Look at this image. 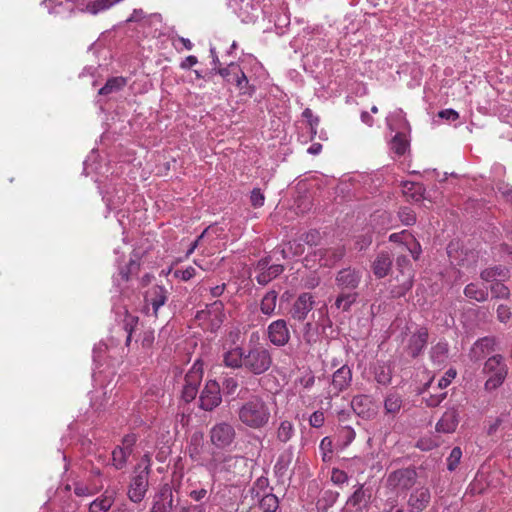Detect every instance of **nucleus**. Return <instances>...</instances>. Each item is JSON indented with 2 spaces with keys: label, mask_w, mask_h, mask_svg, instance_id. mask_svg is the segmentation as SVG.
I'll list each match as a JSON object with an SVG mask.
<instances>
[{
  "label": "nucleus",
  "mask_w": 512,
  "mask_h": 512,
  "mask_svg": "<svg viewBox=\"0 0 512 512\" xmlns=\"http://www.w3.org/2000/svg\"><path fill=\"white\" fill-rule=\"evenodd\" d=\"M235 427L229 422H219L213 425L209 431V438L212 445L221 450L228 449L236 439Z\"/></svg>",
  "instance_id": "nucleus-5"
},
{
  "label": "nucleus",
  "mask_w": 512,
  "mask_h": 512,
  "mask_svg": "<svg viewBox=\"0 0 512 512\" xmlns=\"http://www.w3.org/2000/svg\"><path fill=\"white\" fill-rule=\"evenodd\" d=\"M351 408L359 417L365 420L373 419L377 415V406L369 395H356L351 400Z\"/></svg>",
  "instance_id": "nucleus-13"
},
{
  "label": "nucleus",
  "mask_w": 512,
  "mask_h": 512,
  "mask_svg": "<svg viewBox=\"0 0 512 512\" xmlns=\"http://www.w3.org/2000/svg\"><path fill=\"white\" fill-rule=\"evenodd\" d=\"M507 373V368H501L500 372L489 374L490 376L485 382V389L487 391H492L500 387L503 384Z\"/></svg>",
  "instance_id": "nucleus-37"
},
{
  "label": "nucleus",
  "mask_w": 512,
  "mask_h": 512,
  "mask_svg": "<svg viewBox=\"0 0 512 512\" xmlns=\"http://www.w3.org/2000/svg\"><path fill=\"white\" fill-rule=\"evenodd\" d=\"M409 146L406 136L402 133H397L390 143L391 150L397 155H404Z\"/></svg>",
  "instance_id": "nucleus-38"
},
{
  "label": "nucleus",
  "mask_w": 512,
  "mask_h": 512,
  "mask_svg": "<svg viewBox=\"0 0 512 512\" xmlns=\"http://www.w3.org/2000/svg\"><path fill=\"white\" fill-rule=\"evenodd\" d=\"M431 359L437 363H443L447 358L448 344L439 342L431 348Z\"/></svg>",
  "instance_id": "nucleus-41"
},
{
  "label": "nucleus",
  "mask_w": 512,
  "mask_h": 512,
  "mask_svg": "<svg viewBox=\"0 0 512 512\" xmlns=\"http://www.w3.org/2000/svg\"><path fill=\"white\" fill-rule=\"evenodd\" d=\"M293 460V451L291 448L285 449L278 457L275 465L274 472L278 477L287 475L289 467Z\"/></svg>",
  "instance_id": "nucleus-22"
},
{
  "label": "nucleus",
  "mask_w": 512,
  "mask_h": 512,
  "mask_svg": "<svg viewBox=\"0 0 512 512\" xmlns=\"http://www.w3.org/2000/svg\"><path fill=\"white\" fill-rule=\"evenodd\" d=\"M391 371L384 365H379L375 368V380L382 385H387L391 381Z\"/></svg>",
  "instance_id": "nucleus-43"
},
{
  "label": "nucleus",
  "mask_w": 512,
  "mask_h": 512,
  "mask_svg": "<svg viewBox=\"0 0 512 512\" xmlns=\"http://www.w3.org/2000/svg\"><path fill=\"white\" fill-rule=\"evenodd\" d=\"M393 257L388 251H380L371 263V269L376 278L386 277L392 269Z\"/></svg>",
  "instance_id": "nucleus-19"
},
{
  "label": "nucleus",
  "mask_w": 512,
  "mask_h": 512,
  "mask_svg": "<svg viewBox=\"0 0 512 512\" xmlns=\"http://www.w3.org/2000/svg\"><path fill=\"white\" fill-rule=\"evenodd\" d=\"M138 321L139 318L137 316L131 315L129 313L125 314V317L123 319V329L127 332V337L125 341L126 346H129L131 343L132 333L137 327Z\"/></svg>",
  "instance_id": "nucleus-40"
},
{
  "label": "nucleus",
  "mask_w": 512,
  "mask_h": 512,
  "mask_svg": "<svg viewBox=\"0 0 512 512\" xmlns=\"http://www.w3.org/2000/svg\"><path fill=\"white\" fill-rule=\"evenodd\" d=\"M169 292L161 285H154L146 291L144 297V311L146 315L158 317L160 307L165 305L168 300Z\"/></svg>",
  "instance_id": "nucleus-6"
},
{
  "label": "nucleus",
  "mask_w": 512,
  "mask_h": 512,
  "mask_svg": "<svg viewBox=\"0 0 512 512\" xmlns=\"http://www.w3.org/2000/svg\"><path fill=\"white\" fill-rule=\"evenodd\" d=\"M136 441L137 438L134 434L125 435L122 439V445L115 447L113 450L112 464L117 470H121L126 466Z\"/></svg>",
  "instance_id": "nucleus-11"
},
{
  "label": "nucleus",
  "mask_w": 512,
  "mask_h": 512,
  "mask_svg": "<svg viewBox=\"0 0 512 512\" xmlns=\"http://www.w3.org/2000/svg\"><path fill=\"white\" fill-rule=\"evenodd\" d=\"M113 503V495H108L107 492H105L90 503L89 512H108Z\"/></svg>",
  "instance_id": "nucleus-24"
},
{
  "label": "nucleus",
  "mask_w": 512,
  "mask_h": 512,
  "mask_svg": "<svg viewBox=\"0 0 512 512\" xmlns=\"http://www.w3.org/2000/svg\"><path fill=\"white\" fill-rule=\"evenodd\" d=\"M178 512H207L203 504H187L179 508Z\"/></svg>",
  "instance_id": "nucleus-60"
},
{
  "label": "nucleus",
  "mask_w": 512,
  "mask_h": 512,
  "mask_svg": "<svg viewBox=\"0 0 512 512\" xmlns=\"http://www.w3.org/2000/svg\"><path fill=\"white\" fill-rule=\"evenodd\" d=\"M315 304L314 297L310 293H302L295 300L292 309L291 316L294 320L304 321L307 318L308 313L313 309Z\"/></svg>",
  "instance_id": "nucleus-17"
},
{
  "label": "nucleus",
  "mask_w": 512,
  "mask_h": 512,
  "mask_svg": "<svg viewBox=\"0 0 512 512\" xmlns=\"http://www.w3.org/2000/svg\"><path fill=\"white\" fill-rule=\"evenodd\" d=\"M148 489L147 471L134 473L128 489V497L134 503H139L145 497Z\"/></svg>",
  "instance_id": "nucleus-15"
},
{
  "label": "nucleus",
  "mask_w": 512,
  "mask_h": 512,
  "mask_svg": "<svg viewBox=\"0 0 512 512\" xmlns=\"http://www.w3.org/2000/svg\"><path fill=\"white\" fill-rule=\"evenodd\" d=\"M233 83L236 85L241 95L252 97L255 93V87L249 83V80L243 70L240 71L239 76L235 78Z\"/></svg>",
  "instance_id": "nucleus-32"
},
{
  "label": "nucleus",
  "mask_w": 512,
  "mask_h": 512,
  "mask_svg": "<svg viewBox=\"0 0 512 512\" xmlns=\"http://www.w3.org/2000/svg\"><path fill=\"white\" fill-rule=\"evenodd\" d=\"M364 502H366V493L363 485H359L354 493L349 497L347 504L356 507Z\"/></svg>",
  "instance_id": "nucleus-45"
},
{
  "label": "nucleus",
  "mask_w": 512,
  "mask_h": 512,
  "mask_svg": "<svg viewBox=\"0 0 512 512\" xmlns=\"http://www.w3.org/2000/svg\"><path fill=\"white\" fill-rule=\"evenodd\" d=\"M418 474L414 468L397 469L387 476L386 486L397 493L411 491L417 484Z\"/></svg>",
  "instance_id": "nucleus-4"
},
{
  "label": "nucleus",
  "mask_w": 512,
  "mask_h": 512,
  "mask_svg": "<svg viewBox=\"0 0 512 512\" xmlns=\"http://www.w3.org/2000/svg\"><path fill=\"white\" fill-rule=\"evenodd\" d=\"M208 491L205 488H201L198 490H191L188 495L195 502H200L207 496Z\"/></svg>",
  "instance_id": "nucleus-63"
},
{
  "label": "nucleus",
  "mask_w": 512,
  "mask_h": 512,
  "mask_svg": "<svg viewBox=\"0 0 512 512\" xmlns=\"http://www.w3.org/2000/svg\"><path fill=\"white\" fill-rule=\"evenodd\" d=\"M352 383V370L348 365H341L332 374L330 391L333 396H338L341 392L347 390Z\"/></svg>",
  "instance_id": "nucleus-14"
},
{
  "label": "nucleus",
  "mask_w": 512,
  "mask_h": 512,
  "mask_svg": "<svg viewBox=\"0 0 512 512\" xmlns=\"http://www.w3.org/2000/svg\"><path fill=\"white\" fill-rule=\"evenodd\" d=\"M259 506L263 512H276L279 507V500L276 495L269 493L261 497Z\"/></svg>",
  "instance_id": "nucleus-39"
},
{
  "label": "nucleus",
  "mask_w": 512,
  "mask_h": 512,
  "mask_svg": "<svg viewBox=\"0 0 512 512\" xmlns=\"http://www.w3.org/2000/svg\"><path fill=\"white\" fill-rule=\"evenodd\" d=\"M398 216L400 221L406 226L413 225L416 222V214L409 207L400 208Z\"/></svg>",
  "instance_id": "nucleus-44"
},
{
  "label": "nucleus",
  "mask_w": 512,
  "mask_h": 512,
  "mask_svg": "<svg viewBox=\"0 0 512 512\" xmlns=\"http://www.w3.org/2000/svg\"><path fill=\"white\" fill-rule=\"evenodd\" d=\"M319 449L322 453V460L324 462H327L332 458V440L329 437H324L321 440Z\"/></svg>",
  "instance_id": "nucleus-47"
},
{
  "label": "nucleus",
  "mask_w": 512,
  "mask_h": 512,
  "mask_svg": "<svg viewBox=\"0 0 512 512\" xmlns=\"http://www.w3.org/2000/svg\"><path fill=\"white\" fill-rule=\"evenodd\" d=\"M238 380L235 377H227L222 382V388L225 394L233 395L238 389Z\"/></svg>",
  "instance_id": "nucleus-48"
},
{
  "label": "nucleus",
  "mask_w": 512,
  "mask_h": 512,
  "mask_svg": "<svg viewBox=\"0 0 512 512\" xmlns=\"http://www.w3.org/2000/svg\"><path fill=\"white\" fill-rule=\"evenodd\" d=\"M241 424L253 430L265 428L271 419L270 404L261 396L253 395L242 402L237 410Z\"/></svg>",
  "instance_id": "nucleus-2"
},
{
  "label": "nucleus",
  "mask_w": 512,
  "mask_h": 512,
  "mask_svg": "<svg viewBox=\"0 0 512 512\" xmlns=\"http://www.w3.org/2000/svg\"><path fill=\"white\" fill-rule=\"evenodd\" d=\"M140 262L138 259L131 258L125 268L121 269L120 275L124 281H129L131 276L138 274Z\"/></svg>",
  "instance_id": "nucleus-42"
},
{
  "label": "nucleus",
  "mask_w": 512,
  "mask_h": 512,
  "mask_svg": "<svg viewBox=\"0 0 512 512\" xmlns=\"http://www.w3.org/2000/svg\"><path fill=\"white\" fill-rule=\"evenodd\" d=\"M402 403V397L398 393H389L384 400V409L386 414H391L393 416L398 414L402 407Z\"/></svg>",
  "instance_id": "nucleus-28"
},
{
  "label": "nucleus",
  "mask_w": 512,
  "mask_h": 512,
  "mask_svg": "<svg viewBox=\"0 0 512 512\" xmlns=\"http://www.w3.org/2000/svg\"><path fill=\"white\" fill-rule=\"evenodd\" d=\"M277 297V292L274 290H270L264 295L260 303V310L264 315L270 317L275 313Z\"/></svg>",
  "instance_id": "nucleus-27"
},
{
  "label": "nucleus",
  "mask_w": 512,
  "mask_h": 512,
  "mask_svg": "<svg viewBox=\"0 0 512 512\" xmlns=\"http://www.w3.org/2000/svg\"><path fill=\"white\" fill-rule=\"evenodd\" d=\"M202 377V363L200 361H196L185 375V383L182 390V398L185 402L188 403L196 397Z\"/></svg>",
  "instance_id": "nucleus-7"
},
{
  "label": "nucleus",
  "mask_w": 512,
  "mask_h": 512,
  "mask_svg": "<svg viewBox=\"0 0 512 512\" xmlns=\"http://www.w3.org/2000/svg\"><path fill=\"white\" fill-rule=\"evenodd\" d=\"M348 480V475L345 471L338 468H333L331 472V481L336 485H342Z\"/></svg>",
  "instance_id": "nucleus-52"
},
{
  "label": "nucleus",
  "mask_w": 512,
  "mask_h": 512,
  "mask_svg": "<svg viewBox=\"0 0 512 512\" xmlns=\"http://www.w3.org/2000/svg\"><path fill=\"white\" fill-rule=\"evenodd\" d=\"M172 505H173V497H172V494L170 493L169 502L167 504L164 502H156L153 505L151 512H171Z\"/></svg>",
  "instance_id": "nucleus-57"
},
{
  "label": "nucleus",
  "mask_w": 512,
  "mask_h": 512,
  "mask_svg": "<svg viewBox=\"0 0 512 512\" xmlns=\"http://www.w3.org/2000/svg\"><path fill=\"white\" fill-rule=\"evenodd\" d=\"M358 294L356 292L342 291L335 300V307L343 311H348L353 303L356 302Z\"/></svg>",
  "instance_id": "nucleus-30"
},
{
  "label": "nucleus",
  "mask_w": 512,
  "mask_h": 512,
  "mask_svg": "<svg viewBox=\"0 0 512 512\" xmlns=\"http://www.w3.org/2000/svg\"><path fill=\"white\" fill-rule=\"evenodd\" d=\"M403 193L408 200L418 202L422 199L423 188L418 183L406 182L403 186Z\"/></svg>",
  "instance_id": "nucleus-36"
},
{
  "label": "nucleus",
  "mask_w": 512,
  "mask_h": 512,
  "mask_svg": "<svg viewBox=\"0 0 512 512\" xmlns=\"http://www.w3.org/2000/svg\"><path fill=\"white\" fill-rule=\"evenodd\" d=\"M266 335L269 342L276 347H284L291 338L290 330L284 319L272 321L267 327Z\"/></svg>",
  "instance_id": "nucleus-9"
},
{
  "label": "nucleus",
  "mask_w": 512,
  "mask_h": 512,
  "mask_svg": "<svg viewBox=\"0 0 512 512\" xmlns=\"http://www.w3.org/2000/svg\"><path fill=\"white\" fill-rule=\"evenodd\" d=\"M258 340L259 335L254 332L246 348L235 346L226 350L222 355L224 366L241 369L254 376L266 373L273 365V357L270 348Z\"/></svg>",
  "instance_id": "nucleus-1"
},
{
  "label": "nucleus",
  "mask_w": 512,
  "mask_h": 512,
  "mask_svg": "<svg viewBox=\"0 0 512 512\" xmlns=\"http://www.w3.org/2000/svg\"><path fill=\"white\" fill-rule=\"evenodd\" d=\"M464 295L467 298L476 300L478 302H484L488 298V290L484 286H480L475 283H470L464 288Z\"/></svg>",
  "instance_id": "nucleus-25"
},
{
  "label": "nucleus",
  "mask_w": 512,
  "mask_h": 512,
  "mask_svg": "<svg viewBox=\"0 0 512 512\" xmlns=\"http://www.w3.org/2000/svg\"><path fill=\"white\" fill-rule=\"evenodd\" d=\"M284 270V267L280 264L270 265L265 271L256 275V281L260 285H266L276 277H278Z\"/></svg>",
  "instance_id": "nucleus-26"
},
{
  "label": "nucleus",
  "mask_w": 512,
  "mask_h": 512,
  "mask_svg": "<svg viewBox=\"0 0 512 512\" xmlns=\"http://www.w3.org/2000/svg\"><path fill=\"white\" fill-rule=\"evenodd\" d=\"M295 435L294 424L289 420H281L276 428V438L281 443L289 442Z\"/></svg>",
  "instance_id": "nucleus-23"
},
{
  "label": "nucleus",
  "mask_w": 512,
  "mask_h": 512,
  "mask_svg": "<svg viewBox=\"0 0 512 512\" xmlns=\"http://www.w3.org/2000/svg\"><path fill=\"white\" fill-rule=\"evenodd\" d=\"M151 469V456L149 454H145L141 460L140 463L135 468L134 473H138L139 471H147V475L149 476Z\"/></svg>",
  "instance_id": "nucleus-55"
},
{
  "label": "nucleus",
  "mask_w": 512,
  "mask_h": 512,
  "mask_svg": "<svg viewBox=\"0 0 512 512\" xmlns=\"http://www.w3.org/2000/svg\"><path fill=\"white\" fill-rule=\"evenodd\" d=\"M438 116L446 120L456 121L459 118V113L453 109H444L438 113Z\"/></svg>",
  "instance_id": "nucleus-62"
},
{
  "label": "nucleus",
  "mask_w": 512,
  "mask_h": 512,
  "mask_svg": "<svg viewBox=\"0 0 512 512\" xmlns=\"http://www.w3.org/2000/svg\"><path fill=\"white\" fill-rule=\"evenodd\" d=\"M320 240L321 234L318 230L315 229L308 231L303 236V241L310 246L319 244Z\"/></svg>",
  "instance_id": "nucleus-53"
},
{
  "label": "nucleus",
  "mask_w": 512,
  "mask_h": 512,
  "mask_svg": "<svg viewBox=\"0 0 512 512\" xmlns=\"http://www.w3.org/2000/svg\"><path fill=\"white\" fill-rule=\"evenodd\" d=\"M241 67L237 63H230L226 67H219L217 73L228 83H233L235 78L239 76Z\"/></svg>",
  "instance_id": "nucleus-33"
},
{
  "label": "nucleus",
  "mask_w": 512,
  "mask_h": 512,
  "mask_svg": "<svg viewBox=\"0 0 512 512\" xmlns=\"http://www.w3.org/2000/svg\"><path fill=\"white\" fill-rule=\"evenodd\" d=\"M127 84V80L124 77H112L107 80L105 85L99 90L100 95H109L113 92L121 90Z\"/></svg>",
  "instance_id": "nucleus-29"
},
{
  "label": "nucleus",
  "mask_w": 512,
  "mask_h": 512,
  "mask_svg": "<svg viewBox=\"0 0 512 512\" xmlns=\"http://www.w3.org/2000/svg\"><path fill=\"white\" fill-rule=\"evenodd\" d=\"M459 424V414L456 409H448L436 424V430L443 433H452Z\"/></svg>",
  "instance_id": "nucleus-21"
},
{
  "label": "nucleus",
  "mask_w": 512,
  "mask_h": 512,
  "mask_svg": "<svg viewBox=\"0 0 512 512\" xmlns=\"http://www.w3.org/2000/svg\"><path fill=\"white\" fill-rule=\"evenodd\" d=\"M398 274L394 277L396 284L391 285L392 298H400L407 294L413 286L414 271L410 260L406 256H399L396 260Z\"/></svg>",
  "instance_id": "nucleus-3"
},
{
  "label": "nucleus",
  "mask_w": 512,
  "mask_h": 512,
  "mask_svg": "<svg viewBox=\"0 0 512 512\" xmlns=\"http://www.w3.org/2000/svg\"><path fill=\"white\" fill-rule=\"evenodd\" d=\"M507 270L502 268L501 266H495L491 268H487L481 272L482 280L486 282L503 280L507 276Z\"/></svg>",
  "instance_id": "nucleus-34"
},
{
  "label": "nucleus",
  "mask_w": 512,
  "mask_h": 512,
  "mask_svg": "<svg viewBox=\"0 0 512 512\" xmlns=\"http://www.w3.org/2000/svg\"><path fill=\"white\" fill-rule=\"evenodd\" d=\"M362 279L360 270L352 267H346L338 271L335 277V283L341 291L351 292L355 290Z\"/></svg>",
  "instance_id": "nucleus-10"
},
{
  "label": "nucleus",
  "mask_w": 512,
  "mask_h": 512,
  "mask_svg": "<svg viewBox=\"0 0 512 512\" xmlns=\"http://www.w3.org/2000/svg\"><path fill=\"white\" fill-rule=\"evenodd\" d=\"M324 413L321 411H315L309 418V424L314 428H320L324 424Z\"/></svg>",
  "instance_id": "nucleus-56"
},
{
  "label": "nucleus",
  "mask_w": 512,
  "mask_h": 512,
  "mask_svg": "<svg viewBox=\"0 0 512 512\" xmlns=\"http://www.w3.org/2000/svg\"><path fill=\"white\" fill-rule=\"evenodd\" d=\"M512 313L508 306L506 305H499L497 308V319L502 322L506 323L511 318Z\"/></svg>",
  "instance_id": "nucleus-54"
},
{
  "label": "nucleus",
  "mask_w": 512,
  "mask_h": 512,
  "mask_svg": "<svg viewBox=\"0 0 512 512\" xmlns=\"http://www.w3.org/2000/svg\"><path fill=\"white\" fill-rule=\"evenodd\" d=\"M491 293L496 298H508L509 289L503 283L497 281L491 286Z\"/></svg>",
  "instance_id": "nucleus-49"
},
{
  "label": "nucleus",
  "mask_w": 512,
  "mask_h": 512,
  "mask_svg": "<svg viewBox=\"0 0 512 512\" xmlns=\"http://www.w3.org/2000/svg\"><path fill=\"white\" fill-rule=\"evenodd\" d=\"M501 368H507V366L503 361V357L497 354L487 359L483 371L486 374H494L500 372Z\"/></svg>",
  "instance_id": "nucleus-35"
},
{
  "label": "nucleus",
  "mask_w": 512,
  "mask_h": 512,
  "mask_svg": "<svg viewBox=\"0 0 512 512\" xmlns=\"http://www.w3.org/2000/svg\"><path fill=\"white\" fill-rule=\"evenodd\" d=\"M154 342V332L152 330L145 331L142 337V346L150 348Z\"/></svg>",
  "instance_id": "nucleus-64"
},
{
  "label": "nucleus",
  "mask_w": 512,
  "mask_h": 512,
  "mask_svg": "<svg viewBox=\"0 0 512 512\" xmlns=\"http://www.w3.org/2000/svg\"><path fill=\"white\" fill-rule=\"evenodd\" d=\"M461 457L462 451L460 447H454L447 458V468L449 471H454L458 467Z\"/></svg>",
  "instance_id": "nucleus-46"
},
{
  "label": "nucleus",
  "mask_w": 512,
  "mask_h": 512,
  "mask_svg": "<svg viewBox=\"0 0 512 512\" xmlns=\"http://www.w3.org/2000/svg\"><path fill=\"white\" fill-rule=\"evenodd\" d=\"M200 408L205 411H212L220 405L222 398L220 385L215 380H209L200 394Z\"/></svg>",
  "instance_id": "nucleus-12"
},
{
  "label": "nucleus",
  "mask_w": 512,
  "mask_h": 512,
  "mask_svg": "<svg viewBox=\"0 0 512 512\" xmlns=\"http://www.w3.org/2000/svg\"><path fill=\"white\" fill-rule=\"evenodd\" d=\"M496 340L494 337H483L478 339L470 349L469 357L472 361L478 362L494 351Z\"/></svg>",
  "instance_id": "nucleus-20"
},
{
  "label": "nucleus",
  "mask_w": 512,
  "mask_h": 512,
  "mask_svg": "<svg viewBox=\"0 0 512 512\" xmlns=\"http://www.w3.org/2000/svg\"><path fill=\"white\" fill-rule=\"evenodd\" d=\"M312 328V324L310 322L306 323L305 325V331L303 333V338L305 342L309 345H312L316 342L317 335L314 333H311L310 330Z\"/></svg>",
  "instance_id": "nucleus-61"
},
{
  "label": "nucleus",
  "mask_w": 512,
  "mask_h": 512,
  "mask_svg": "<svg viewBox=\"0 0 512 512\" xmlns=\"http://www.w3.org/2000/svg\"><path fill=\"white\" fill-rule=\"evenodd\" d=\"M346 254V248L344 245H337L329 248H320L315 252V255L319 257L320 266L332 267Z\"/></svg>",
  "instance_id": "nucleus-16"
},
{
  "label": "nucleus",
  "mask_w": 512,
  "mask_h": 512,
  "mask_svg": "<svg viewBox=\"0 0 512 512\" xmlns=\"http://www.w3.org/2000/svg\"><path fill=\"white\" fill-rule=\"evenodd\" d=\"M456 371L454 369H449L445 375L439 380L438 382V386L439 388L441 389H444L446 388L452 381V379H454L456 377Z\"/></svg>",
  "instance_id": "nucleus-59"
},
{
  "label": "nucleus",
  "mask_w": 512,
  "mask_h": 512,
  "mask_svg": "<svg viewBox=\"0 0 512 512\" xmlns=\"http://www.w3.org/2000/svg\"><path fill=\"white\" fill-rule=\"evenodd\" d=\"M196 275V269L192 266H189L185 269H177L175 272H174V276L176 278H179L181 279L182 281H188L190 280L192 277H194Z\"/></svg>",
  "instance_id": "nucleus-51"
},
{
  "label": "nucleus",
  "mask_w": 512,
  "mask_h": 512,
  "mask_svg": "<svg viewBox=\"0 0 512 512\" xmlns=\"http://www.w3.org/2000/svg\"><path fill=\"white\" fill-rule=\"evenodd\" d=\"M225 462L227 470L234 474H242L243 470L247 468V458L244 456H228Z\"/></svg>",
  "instance_id": "nucleus-31"
},
{
  "label": "nucleus",
  "mask_w": 512,
  "mask_h": 512,
  "mask_svg": "<svg viewBox=\"0 0 512 512\" xmlns=\"http://www.w3.org/2000/svg\"><path fill=\"white\" fill-rule=\"evenodd\" d=\"M250 202L254 208H259L264 205L265 196L259 188H254L251 191Z\"/></svg>",
  "instance_id": "nucleus-50"
},
{
  "label": "nucleus",
  "mask_w": 512,
  "mask_h": 512,
  "mask_svg": "<svg viewBox=\"0 0 512 512\" xmlns=\"http://www.w3.org/2000/svg\"><path fill=\"white\" fill-rule=\"evenodd\" d=\"M431 502V491L426 485L418 483L409 493L408 512H423Z\"/></svg>",
  "instance_id": "nucleus-8"
},
{
  "label": "nucleus",
  "mask_w": 512,
  "mask_h": 512,
  "mask_svg": "<svg viewBox=\"0 0 512 512\" xmlns=\"http://www.w3.org/2000/svg\"><path fill=\"white\" fill-rule=\"evenodd\" d=\"M408 238H413L412 235L407 231V230H403L401 232H398V233H392L390 236H389V240L391 242H394V243H402L405 241V243H407V239Z\"/></svg>",
  "instance_id": "nucleus-58"
},
{
  "label": "nucleus",
  "mask_w": 512,
  "mask_h": 512,
  "mask_svg": "<svg viewBox=\"0 0 512 512\" xmlns=\"http://www.w3.org/2000/svg\"><path fill=\"white\" fill-rule=\"evenodd\" d=\"M428 337L429 333L426 327H420L416 332H414L409 337L406 346V351L408 355L413 358L419 356L427 345Z\"/></svg>",
  "instance_id": "nucleus-18"
}]
</instances>
